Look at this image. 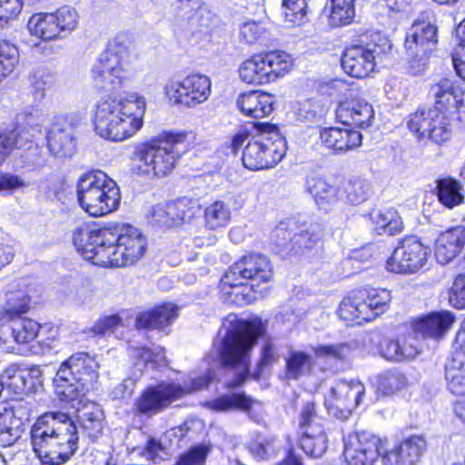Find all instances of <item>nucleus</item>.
<instances>
[{
    "label": "nucleus",
    "instance_id": "1",
    "mask_svg": "<svg viewBox=\"0 0 465 465\" xmlns=\"http://www.w3.org/2000/svg\"><path fill=\"white\" fill-rule=\"evenodd\" d=\"M147 102L136 93L125 97L101 98L93 109L94 132L112 142H124L134 137L143 126Z\"/></svg>",
    "mask_w": 465,
    "mask_h": 465
},
{
    "label": "nucleus",
    "instance_id": "2",
    "mask_svg": "<svg viewBox=\"0 0 465 465\" xmlns=\"http://www.w3.org/2000/svg\"><path fill=\"white\" fill-rule=\"evenodd\" d=\"M263 331L261 320L246 322L230 314L223 322L213 348L221 364L235 371V379L228 387H238L244 382L249 374L250 352Z\"/></svg>",
    "mask_w": 465,
    "mask_h": 465
},
{
    "label": "nucleus",
    "instance_id": "3",
    "mask_svg": "<svg viewBox=\"0 0 465 465\" xmlns=\"http://www.w3.org/2000/svg\"><path fill=\"white\" fill-rule=\"evenodd\" d=\"M78 431L65 413H45L31 429L34 452L43 465H61L76 451Z\"/></svg>",
    "mask_w": 465,
    "mask_h": 465
},
{
    "label": "nucleus",
    "instance_id": "4",
    "mask_svg": "<svg viewBox=\"0 0 465 465\" xmlns=\"http://www.w3.org/2000/svg\"><path fill=\"white\" fill-rule=\"evenodd\" d=\"M184 133L166 132L141 144L134 152V173L147 179L162 178L173 172L181 156Z\"/></svg>",
    "mask_w": 465,
    "mask_h": 465
},
{
    "label": "nucleus",
    "instance_id": "5",
    "mask_svg": "<svg viewBox=\"0 0 465 465\" xmlns=\"http://www.w3.org/2000/svg\"><path fill=\"white\" fill-rule=\"evenodd\" d=\"M99 363L86 352H77L64 361L54 379L55 393L63 401L74 402L95 388Z\"/></svg>",
    "mask_w": 465,
    "mask_h": 465
},
{
    "label": "nucleus",
    "instance_id": "6",
    "mask_svg": "<svg viewBox=\"0 0 465 465\" xmlns=\"http://www.w3.org/2000/svg\"><path fill=\"white\" fill-rule=\"evenodd\" d=\"M134 55L124 36H116L92 68L95 88L114 92L123 87L132 73Z\"/></svg>",
    "mask_w": 465,
    "mask_h": 465
},
{
    "label": "nucleus",
    "instance_id": "7",
    "mask_svg": "<svg viewBox=\"0 0 465 465\" xmlns=\"http://www.w3.org/2000/svg\"><path fill=\"white\" fill-rule=\"evenodd\" d=\"M109 232L106 252L100 254L104 267L133 265L143 256L147 242L138 228L129 223H112Z\"/></svg>",
    "mask_w": 465,
    "mask_h": 465
},
{
    "label": "nucleus",
    "instance_id": "8",
    "mask_svg": "<svg viewBox=\"0 0 465 465\" xmlns=\"http://www.w3.org/2000/svg\"><path fill=\"white\" fill-rule=\"evenodd\" d=\"M213 379V371L208 370L201 376L192 373L189 377L190 384L185 382L183 386L174 382H162L156 386H150L135 401V410L142 414L154 415L184 395L207 387Z\"/></svg>",
    "mask_w": 465,
    "mask_h": 465
},
{
    "label": "nucleus",
    "instance_id": "9",
    "mask_svg": "<svg viewBox=\"0 0 465 465\" xmlns=\"http://www.w3.org/2000/svg\"><path fill=\"white\" fill-rule=\"evenodd\" d=\"M272 277V269L267 257L262 254L252 253L243 256L225 272L223 285V287H231L232 290L228 292V293L235 296L232 302L242 304L249 301L239 291V288L243 285L242 280L267 282Z\"/></svg>",
    "mask_w": 465,
    "mask_h": 465
},
{
    "label": "nucleus",
    "instance_id": "10",
    "mask_svg": "<svg viewBox=\"0 0 465 465\" xmlns=\"http://www.w3.org/2000/svg\"><path fill=\"white\" fill-rule=\"evenodd\" d=\"M166 98L174 105L193 108L206 102L212 93L209 76L191 74L182 79H171L164 85Z\"/></svg>",
    "mask_w": 465,
    "mask_h": 465
},
{
    "label": "nucleus",
    "instance_id": "11",
    "mask_svg": "<svg viewBox=\"0 0 465 465\" xmlns=\"http://www.w3.org/2000/svg\"><path fill=\"white\" fill-rule=\"evenodd\" d=\"M285 154V141L278 134H262L248 142L242 152L244 167L258 171L274 167Z\"/></svg>",
    "mask_w": 465,
    "mask_h": 465
},
{
    "label": "nucleus",
    "instance_id": "12",
    "mask_svg": "<svg viewBox=\"0 0 465 465\" xmlns=\"http://www.w3.org/2000/svg\"><path fill=\"white\" fill-rule=\"evenodd\" d=\"M391 49L387 39L381 43L352 45L344 51L341 66L344 72L356 78H364L373 72L378 60H381L386 51Z\"/></svg>",
    "mask_w": 465,
    "mask_h": 465
},
{
    "label": "nucleus",
    "instance_id": "13",
    "mask_svg": "<svg viewBox=\"0 0 465 465\" xmlns=\"http://www.w3.org/2000/svg\"><path fill=\"white\" fill-rule=\"evenodd\" d=\"M299 424L302 450L312 458L322 457L328 448L329 439L322 420L316 413L314 402L303 404Z\"/></svg>",
    "mask_w": 465,
    "mask_h": 465
},
{
    "label": "nucleus",
    "instance_id": "14",
    "mask_svg": "<svg viewBox=\"0 0 465 465\" xmlns=\"http://www.w3.org/2000/svg\"><path fill=\"white\" fill-rule=\"evenodd\" d=\"M430 257V249L418 238L404 239L387 260L386 267L396 273L411 274L425 268Z\"/></svg>",
    "mask_w": 465,
    "mask_h": 465
},
{
    "label": "nucleus",
    "instance_id": "15",
    "mask_svg": "<svg viewBox=\"0 0 465 465\" xmlns=\"http://www.w3.org/2000/svg\"><path fill=\"white\" fill-rule=\"evenodd\" d=\"M110 236L109 223L102 228L86 223L77 225L72 232L74 245L84 259L90 261L93 264L104 267L101 262V252H106V246Z\"/></svg>",
    "mask_w": 465,
    "mask_h": 465
},
{
    "label": "nucleus",
    "instance_id": "16",
    "mask_svg": "<svg viewBox=\"0 0 465 465\" xmlns=\"http://www.w3.org/2000/svg\"><path fill=\"white\" fill-rule=\"evenodd\" d=\"M343 444L348 465H374L381 456L382 440L371 432L356 431L345 436Z\"/></svg>",
    "mask_w": 465,
    "mask_h": 465
},
{
    "label": "nucleus",
    "instance_id": "17",
    "mask_svg": "<svg viewBox=\"0 0 465 465\" xmlns=\"http://www.w3.org/2000/svg\"><path fill=\"white\" fill-rule=\"evenodd\" d=\"M408 127L418 138H428L435 143H442L451 135L450 117L437 110H417L410 115Z\"/></svg>",
    "mask_w": 465,
    "mask_h": 465
},
{
    "label": "nucleus",
    "instance_id": "18",
    "mask_svg": "<svg viewBox=\"0 0 465 465\" xmlns=\"http://www.w3.org/2000/svg\"><path fill=\"white\" fill-rule=\"evenodd\" d=\"M429 94L434 101L431 110H437L448 117L456 114L457 120L465 126V91L451 80L442 78L430 86Z\"/></svg>",
    "mask_w": 465,
    "mask_h": 465
},
{
    "label": "nucleus",
    "instance_id": "19",
    "mask_svg": "<svg viewBox=\"0 0 465 465\" xmlns=\"http://www.w3.org/2000/svg\"><path fill=\"white\" fill-rule=\"evenodd\" d=\"M364 391V385L359 381L336 382L325 399L329 414L340 420L347 419L360 404Z\"/></svg>",
    "mask_w": 465,
    "mask_h": 465
},
{
    "label": "nucleus",
    "instance_id": "20",
    "mask_svg": "<svg viewBox=\"0 0 465 465\" xmlns=\"http://www.w3.org/2000/svg\"><path fill=\"white\" fill-rule=\"evenodd\" d=\"M277 237L282 236V240L290 241L293 247L298 249H311L322 239V229L319 224L302 223L298 225L293 220L287 223H281L274 231Z\"/></svg>",
    "mask_w": 465,
    "mask_h": 465
},
{
    "label": "nucleus",
    "instance_id": "21",
    "mask_svg": "<svg viewBox=\"0 0 465 465\" xmlns=\"http://www.w3.org/2000/svg\"><path fill=\"white\" fill-rule=\"evenodd\" d=\"M427 450V442L421 436H411L398 447L387 451L381 458L383 465H415Z\"/></svg>",
    "mask_w": 465,
    "mask_h": 465
},
{
    "label": "nucleus",
    "instance_id": "22",
    "mask_svg": "<svg viewBox=\"0 0 465 465\" xmlns=\"http://www.w3.org/2000/svg\"><path fill=\"white\" fill-rule=\"evenodd\" d=\"M438 43L437 27L431 23L415 21L405 37L408 54H427Z\"/></svg>",
    "mask_w": 465,
    "mask_h": 465
},
{
    "label": "nucleus",
    "instance_id": "23",
    "mask_svg": "<svg viewBox=\"0 0 465 465\" xmlns=\"http://www.w3.org/2000/svg\"><path fill=\"white\" fill-rule=\"evenodd\" d=\"M77 401L76 419L83 433L94 441L100 438L104 430V412L102 409L93 401H84L82 397ZM73 407L75 408L73 403Z\"/></svg>",
    "mask_w": 465,
    "mask_h": 465
},
{
    "label": "nucleus",
    "instance_id": "24",
    "mask_svg": "<svg viewBox=\"0 0 465 465\" xmlns=\"http://www.w3.org/2000/svg\"><path fill=\"white\" fill-rule=\"evenodd\" d=\"M320 139L326 148L341 153L361 146L362 135L353 129L329 127L321 131Z\"/></svg>",
    "mask_w": 465,
    "mask_h": 465
},
{
    "label": "nucleus",
    "instance_id": "25",
    "mask_svg": "<svg viewBox=\"0 0 465 465\" xmlns=\"http://www.w3.org/2000/svg\"><path fill=\"white\" fill-rule=\"evenodd\" d=\"M336 114L343 124L361 128L371 126L374 119L372 105L363 99H354L341 104Z\"/></svg>",
    "mask_w": 465,
    "mask_h": 465
},
{
    "label": "nucleus",
    "instance_id": "26",
    "mask_svg": "<svg viewBox=\"0 0 465 465\" xmlns=\"http://www.w3.org/2000/svg\"><path fill=\"white\" fill-rule=\"evenodd\" d=\"M109 178L105 173L98 170L87 172L79 177L76 187L77 201L85 213L106 183H109Z\"/></svg>",
    "mask_w": 465,
    "mask_h": 465
},
{
    "label": "nucleus",
    "instance_id": "27",
    "mask_svg": "<svg viewBox=\"0 0 465 465\" xmlns=\"http://www.w3.org/2000/svg\"><path fill=\"white\" fill-rule=\"evenodd\" d=\"M465 244V230L461 227L451 228L439 235L435 243V257L441 264L452 261Z\"/></svg>",
    "mask_w": 465,
    "mask_h": 465
},
{
    "label": "nucleus",
    "instance_id": "28",
    "mask_svg": "<svg viewBox=\"0 0 465 465\" xmlns=\"http://www.w3.org/2000/svg\"><path fill=\"white\" fill-rule=\"evenodd\" d=\"M273 97L265 92L251 91L237 98V107L246 116L263 118L273 111Z\"/></svg>",
    "mask_w": 465,
    "mask_h": 465
},
{
    "label": "nucleus",
    "instance_id": "29",
    "mask_svg": "<svg viewBox=\"0 0 465 465\" xmlns=\"http://www.w3.org/2000/svg\"><path fill=\"white\" fill-rule=\"evenodd\" d=\"M178 316V307L171 302L155 306L153 309L140 313L135 320L138 329H156L163 331Z\"/></svg>",
    "mask_w": 465,
    "mask_h": 465
},
{
    "label": "nucleus",
    "instance_id": "30",
    "mask_svg": "<svg viewBox=\"0 0 465 465\" xmlns=\"http://www.w3.org/2000/svg\"><path fill=\"white\" fill-rule=\"evenodd\" d=\"M381 355L389 361H402L411 360L420 353L419 341L415 336H402L386 341L381 348Z\"/></svg>",
    "mask_w": 465,
    "mask_h": 465
},
{
    "label": "nucleus",
    "instance_id": "31",
    "mask_svg": "<svg viewBox=\"0 0 465 465\" xmlns=\"http://www.w3.org/2000/svg\"><path fill=\"white\" fill-rule=\"evenodd\" d=\"M454 322V316L448 311L432 312L418 321L415 330L423 337L441 338Z\"/></svg>",
    "mask_w": 465,
    "mask_h": 465
},
{
    "label": "nucleus",
    "instance_id": "32",
    "mask_svg": "<svg viewBox=\"0 0 465 465\" xmlns=\"http://www.w3.org/2000/svg\"><path fill=\"white\" fill-rule=\"evenodd\" d=\"M120 201V189L116 183L109 178V183H106L86 213L94 217L106 215L118 209Z\"/></svg>",
    "mask_w": 465,
    "mask_h": 465
},
{
    "label": "nucleus",
    "instance_id": "33",
    "mask_svg": "<svg viewBox=\"0 0 465 465\" xmlns=\"http://www.w3.org/2000/svg\"><path fill=\"white\" fill-rule=\"evenodd\" d=\"M37 375V370H21L12 365L5 370L1 382L14 394L21 395L32 391L35 387L33 379Z\"/></svg>",
    "mask_w": 465,
    "mask_h": 465
},
{
    "label": "nucleus",
    "instance_id": "34",
    "mask_svg": "<svg viewBox=\"0 0 465 465\" xmlns=\"http://www.w3.org/2000/svg\"><path fill=\"white\" fill-rule=\"evenodd\" d=\"M262 55L269 84L283 77L292 68V58L284 51H270L262 53Z\"/></svg>",
    "mask_w": 465,
    "mask_h": 465
},
{
    "label": "nucleus",
    "instance_id": "35",
    "mask_svg": "<svg viewBox=\"0 0 465 465\" xmlns=\"http://www.w3.org/2000/svg\"><path fill=\"white\" fill-rule=\"evenodd\" d=\"M436 191L439 202L448 209H453L464 203V187L455 179L447 177L438 180Z\"/></svg>",
    "mask_w": 465,
    "mask_h": 465
},
{
    "label": "nucleus",
    "instance_id": "36",
    "mask_svg": "<svg viewBox=\"0 0 465 465\" xmlns=\"http://www.w3.org/2000/svg\"><path fill=\"white\" fill-rule=\"evenodd\" d=\"M373 230L380 235H395L403 228L402 219L399 213L393 209L373 211L370 214Z\"/></svg>",
    "mask_w": 465,
    "mask_h": 465
},
{
    "label": "nucleus",
    "instance_id": "37",
    "mask_svg": "<svg viewBox=\"0 0 465 465\" xmlns=\"http://www.w3.org/2000/svg\"><path fill=\"white\" fill-rule=\"evenodd\" d=\"M306 185L316 204L322 209H327L338 199L337 189L321 176H308Z\"/></svg>",
    "mask_w": 465,
    "mask_h": 465
},
{
    "label": "nucleus",
    "instance_id": "38",
    "mask_svg": "<svg viewBox=\"0 0 465 465\" xmlns=\"http://www.w3.org/2000/svg\"><path fill=\"white\" fill-rule=\"evenodd\" d=\"M238 74L240 79L249 84L263 85L268 83L262 53L242 62Z\"/></svg>",
    "mask_w": 465,
    "mask_h": 465
},
{
    "label": "nucleus",
    "instance_id": "39",
    "mask_svg": "<svg viewBox=\"0 0 465 465\" xmlns=\"http://www.w3.org/2000/svg\"><path fill=\"white\" fill-rule=\"evenodd\" d=\"M30 33L44 41L57 38L60 35L57 24L51 13H39L33 15L28 21Z\"/></svg>",
    "mask_w": 465,
    "mask_h": 465
},
{
    "label": "nucleus",
    "instance_id": "40",
    "mask_svg": "<svg viewBox=\"0 0 465 465\" xmlns=\"http://www.w3.org/2000/svg\"><path fill=\"white\" fill-rule=\"evenodd\" d=\"M360 293L368 309L369 321L385 312L391 301V292L387 289H370L360 291Z\"/></svg>",
    "mask_w": 465,
    "mask_h": 465
},
{
    "label": "nucleus",
    "instance_id": "41",
    "mask_svg": "<svg viewBox=\"0 0 465 465\" xmlns=\"http://www.w3.org/2000/svg\"><path fill=\"white\" fill-rule=\"evenodd\" d=\"M35 136L19 128L0 132V164L15 148L25 146Z\"/></svg>",
    "mask_w": 465,
    "mask_h": 465
},
{
    "label": "nucleus",
    "instance_id": "42",
    "mask_svg": "<svg viewBox=\"0 0 465 465\" xmlns=\"http://www.w3.org/2000/svg\"><path fill=\"white\" fill-rule=\"evenodd\" d=\"M368 309L360 292L352 296L344 298L340 303L338 313L345 321L369 322Z\"/></svg>",
    "mask_w": 465,
    "mask_h": 465
},
{
    "label": "nucleus",
    "instance_id": "43",
    "mask_svg": "<svg viewBox=\"0 0 465 465\" xmlns=\"http://www.w3.org/2000/svg\"><path fill=\"white\" fill-rule=\"evenodd\" d=\"M232 220L231 209L224 202L216 200L204 209L205 225L211 230L227 226Z\"/></svg>",
    "mask_w": 465,
    "mask_h": 465
},
{
    "label": "nucleus",
    "instance_id": "44",
    "mask_svg": "<svg viewBox=\"0 0 465 465\" xmlns=\"http://www.w3.org/2000/svg\"><path fill=\"white\" fill-rule=\"evenodd\" d=\"M286 361V376L297 380L309 372L313 367L312 357L302 351L291 350Z\"/></svg>",
    "mask_w": 465,
    "mask_h": 465
},
{
    "label": "nucleus",
    "instance_id": "45",
    "mask_svg": "<svg viewBox=\"0 0 465 465\" xmlns=\"http://www.w3.org/2000/svg\"><path fill=\"white\" fill-rule=\"evenodd\" d=\"M47 143L51 153L58 157L71 156L75 149L72 134L63 129L51 131L47 135Z\"/></svg>",
    "mask_w": 465,
    "mask_h": 465
},
{
    "label": "nucleus",
    "instance_id": "46",
    "mask_svg": "<svg viewBox=\"0 0 465 465\" xmlns=\"http://www.w3.org/2000/svg\"><path fill=\"white\" fill-rule=\"evenodd\" d=\"M331 11L328 23L331 27H339L351 23L355 15V0H329Z\"/></svg>",
    "mask_w": 465,
    "mask_h": 465
},
{
    "label": "nucleus",
    "instance_id": "47",
    "mask_svg": "<svg viewBox=\"0 0 465 465\" xmlns=\"http://www.w3.org/2000/svg\"><path fill=\"white\" fill-rule=\"evenodd\" d=\"M255 402L245 394L231 393L223 395L208 402L210 409L216 411H227L233 408L250 411Z\"/></svg>",
    "mask_w": 465,
    "mask_h": 465
},
{
    "label": "nucleus",
    "instance_id": "48",
    "mask_svg": "<svg viewBox=\"0 0 465 465\" xmlns=\"http://www.w3.org/2000/svg\"><path fill=\"white\" fill-rule=\"evenodd\" d=\"M201 8L198 0H176L171 5L174 23L178 26H185L193 23Z\"/></svg>",
    "mask_w": 465,
    "mask_h": 465
},
{
    "label": "nucleus",
    "instance_id": "49",
    "mask_svg": "<svg viewBox=\"0 0 465 465\" xmlns=\"http://www.w3.org/2000/svg\"><path fill=\"white\" fill-rule=\"evenodd\" d=\"M40 325L38 322L31 319H20L11 326V333L9 334V343L15 341L16 343H29L34 341L38 334Z\"/></svg>",
    "mask_w": 465,
    "mask_h": 465
},
{
    "label": "nucleus",
    "instance_id": "50",
    "mask_svg": "<svg viewBox=\"0 0 465 465\" xmlns=\"http://www.w3.org/2000/svg\"><path fill=\"white\" fill-rule=\"evenodd\" d=\"M249 450L257 460H267L279 451L280 444L272 435L257 434L252 439Z\"/></svg>",
    "mask_w": 465,
    "mask_h": 465
},
{
    "label": "nucleus",
    "instance_id": "51",
    "mask_svg": "<svg viewBox=\"0 0 465 465\" xmlns=\"http://www.w3.org/2000/svg\"><path fill=\"white\" fill-rule=\"evenodd\" d=\"M29 297L21 290L7 291L5 303L3 308V313L6 320L24 314L29 308Z\"/></svg>",
    "mask_w": 465,
    "mask_h": 465
},
{
    "label": "nucleus",
    "instance_id": "52",
    "mask_svg": "<svg viewBox=\"0 0 465 465\" xmlns=\"http://www.w3.org/2000/svg\"><path fill=\"white\" fill-rule=\"evenodd\" d=\"M448 390L454 395H465V366L461 362L451 361L446 365Z\"/></svg>",
    "mask_w": 465,
    "mask_h": 465
},
{
    "label": "nucleus",
    "instance_id": "53",
    "mask_svg": "<svg viewBox=\"0 0 465 465\" xmlns=\"http://www.w3.org/2000/svg\"><path fill=\"white\" fill-rule=\"evenodd\" d=\"M407 384V379L398 371H388L375 378V386L383 395L391 394L401 390Z\"/></svg>",
    "mask_w": 465,
    "mask_h": 465
},
{
    "label": "nucleus",
    "instance_id": "54",
    "mask_svg": "<svg viewBox=\"0 0 465 465\" xmlns=\"http://www.w3.org/2000/svg\"><path fill=\"white\" fill-rule=\"evenodd\" d=\"M285 22L290 26H300L308 22L307 0H282Z\"/></svg>",
    "mask_w": 465,
    "mask_h": 465
},
{
    "label": "nucleus",
    "instance_id": "55",
    "mask_svg": "<svg viewBox=\"0 0 465 465\" xmlns=\"http://www.w3.org/2000/svg\"><path fill=\"white\" fill-rule=\"evenodd\" d=\"M195 202L187 198L178 199L170 203L171 220L173 224L189 221L195 214Z\"/></svg>",
    "mask_w": 465,
    "mask_h": 465
},
{
    "label": "nucleus",
    "instance_id": "56",
    "mask_svg": "<svg viewBox=\"0 0 465 465\" xmlns=\"http://www.w3.org/2000/svg\"><path fill=\"white\" fill-rule=\"evenodd\" d=\"M51 14L57 24L59 35L63 32H72L78 25V14L70 6H63Z\"/></svg>",
    "mask_w": 465,
    "mask_h": 465
},
{
    "label": "nucleus",
    "instance_id": "57",
    "mask_svg": "<svg viewBox=\"0 0 465 465\" xmlns=\"http://www.w3.org/2000/svg\"><path fill=\"white\" fill-rule=\"evenodd\" d=\"M156 351H153L150 349L146 348H137L133 350L132 355L134 358L137 359V361L134 363V368L139 371V376H141L143 373V370L149 362H160L164 361L163 349L157 348ZM134 375L138 377L136 373Z\"/></svg>",
    "mask_w": 465,
    "mask_h": 465
},
{
    "label": "nucleus",
    "instance_id": "58",
    "mask_svg": "<svg viewBox=\"0 0 465 465\" xmlns=\"http://www.w3.org/2000/svg\"><path fill=\"white\" fill-rule=\"evenodd\" d=\"M347 199L353 204H359L367 200L370 186L369 183L362 179L357 178L350 180L344 188Z\"/></svg>",
    "mask_w": 465,
    "mask_h": 465
},
{
    "label": "nucleus",
    "instance_id": "59",
    "mask_svg": "<svg viewBox=\"0 0 465 465\" xmlns=\"http://www.w3.org/2000/svg\"><path fill=\"white\" fill-rule=\"evenodd\" d=\"M317 358L341 360L350 354V347L346 343H336L328 345H319L312 347Z\"/></svg>",
    "mask_w": 465,
    "mask_h": 465
},
{
    "label": "nucleus",
    "instance_id": "60",
    "mask_svg": "<svg viewBox=\"0 0 465 465\" xmlns=\"http://www.w3.org/2000/svg\"><path fill=\"white\" fill-rule=\"evenodd\" d=\"M264 36V28L254 21L246 22L240 27V37L246 44H255Z\"/></svg>",
    "mask_w": 465,
    "mask_h": 465
},
{
    "label": "nucleus",
    "instance_id": "61",
    "mask_svg": "<svg viewBox=\"0 0 465 465\" xmlns=\"http://www.w3.org/2000/svg\"><path fill=\"white\" fill-rule=\"evenodd\" d=\"M208 451L209 450L203 445L192 447L180 456L178 465H203Z\"/></svg>",
    "mask_w": 465,
    "mask_h": 465
},
{
    "label": "nucleus",
    "instance_id": "62",
    "mask_svg": "<svg viewBox=\"0 0 465 465\" xmlns=\"http://www.w3.org/2000/svg\"><path fill=\"white\" fill-rule=\"evenodd\" d=\"M449 300L453 307L465 308V273L456 277L450 292Z\"/></svg>",
    "mask_w": 465,
    "mask_h": 465
},
{
    "label": "nucleus",
    "instance_id": "63",
    "mask_svg": "<svg viewBox=\"0 0 465 465\" xmlns=\"http://www.w3.org/2000/svg\"><path fill=\"white\" fill-rule=\"evenodd\" d=\"M22 8V0H0V29L20 14Z\"/></svg>",
    "mask_w": 465,
    "mask_h": 465
},
{
    "label": "nucleus",
    "instance_id": "64",
    "mask_svg": "<svg viewBox=\"0 0 465 465\" xmlns=\"http://www.w3.org/2000/svg\"><path fill=\"white\" fill-rule=\"evenodd\" d=\"M121 324V319L116 315L105 316L99 319L94 326L89 330L93 336L105 335Z\"/></svg>",
    "mask_w": 465,
    "mask_h": 465
}]
</instances>
